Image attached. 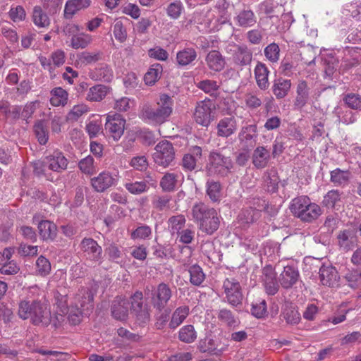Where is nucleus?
Returning a JSON list of instances; mask_svg holds the SVG:
<instances>
[{
  "label": "nucleus",
  "mask_w": 361,
  "mask_h": 361,
  "mask_svg": "<svg viewBox=\"0 0 361 361\" xmlns=\"http://www.w3.org/2000/svg\"><path fill=\"white\" fill-rule=\"evenodd\" d=\"M92 41V36L83 32L79 33L71 38V47L73 49H84L87 47Z\"/></svg>",
  "instance_id": "49"
},
{
  "label": "nucleus",
  "mask_w": 361,
  "mask_h": 361,
  "mask_svg": "<svg viewBox=\"0 0 361 361\" xmlns=\"http://www.w3.org/2000/svg\"><path fill=\"white\" fill-rule=\"evenodd\" d=\"M130 310L135 314L137 320L140 323H146L149 320L150 314L148 305L143 303V294L140 291H136L130 298Z\"/></svg>",
  "instance_id": "8"
},
{
  "label": "nucleus",
  "mask_w": 361,
  "mask_h": 361,
  "mask_svg": "<svg viewBox=\"0 0 361 361\" xmlns=\"http://www.w3.org/2000/svg\"><path fill=\"white\" fill-rule=\"evenodd\" d=\"M341 193L338 190H331L324 195L322 203L330 208L334 207L336 202L341 200Z\"/></svg>",
  "instance_id": "56"
},
{
  "label": "nucleus",
  "mask_w": 361,
  "mask_h": 361,
  "mask_svg": "<svg viewBox=\"0 0 361 361\" xmlns=\"http://www.w3.org/2000/svg\"><path fill=\"white\" fill-rule=\"evenodd\" d=\"M162 72V66L159 63L153 64L144 76V80L146 85H152L160 78Z\"/></svg>",
  "instance_id": "46"
},
{
  "label": "nucleus",
  "mask_w": 361,
  "mask_h": 361,
  "mask_svg": "<svg viewBox=\"0 0 361 361\" xmlns=\"http://www.w3.org/2000/svg\"><path fill=\"white\" fill-rule=\"evenodd\" d=\"M202 149L199 146H192L189 152L185 154L182 158L180 166L184 170L192 171L196 169L197 163L202 159Z\"/></svg>",
  "instance_id": "15"
},
{
  "label": "nucleus",
  "mask_w": 361,
  "mask_h": 361,
  "mask_svg": "<svg viewBox=\"0 0 361 361\" xmlns=\"http://www.w3.org/2000/svg\"><path fill=\"white\" fill-rule=\"evenodd\" d=\"M103 53L102 51H83L77 56L76 63L78 65L82 66L93 63H96L102 59Z\"/></svg>",
  "instance_id": "38"
},
{
  "label": "nucleus",
  "mask_w": 361,
  "mask_h": 361,
  "mask_svg": "<svg viewBox=\"0 0 361 361\" xmlns=\"http://www.w3.org/2000/svg\"><path fill=\"white\" fill-rule=\"evenodd\" d=\"M310 87L305 80H300L296 87V96L294 100V107L301 110L309 102Z\"/></svg>",
  "instance_id": "21"
},
{
  "label": "nucleus",
  "mask_w": 361,
  "mask_h": 361,
  "mask_svg": "<svg viewBox=\"0 0 361 361\" xmlns=\"http://www.w3.org/2000/svg\"><path fill=\"white\" fill-rule=\"evenodd\" d=\"M34 132L38 142L41 145H45L49 138L47 123L44 121L40 120L35 123L34 126Z\"/></svg>",
  "instance_id": "48"
},
{
  "label": "nucleus",
  "mask_w": 361,
  "mask_h": 361,
  "mask_svg": "<svg viewBox=\"0 0 361 361\" xmlns=\"http://www.w3.org/2000/svg\"><path fill=\"white\" fill-rule=\"evenodd\" d=\"M345 279L348 282V285L353 288H355L358 286V282L361 280V270L355 269L348 271Z\"/></svg>",
  "instance_id": "62"
},
{
  "label": "nucleus",
  "mask_w": 361,
  "mask_h": 361,
  "mask_svg": "<svg viewBox=\"0 0 361 361\" xmlns=\"http://www.w3.org/2000/svg\"><path fill=\"white\" fill-rule=\"evenodd\" d=\"M78 166L81 171L85 174H93L96 171L94 159L90 155L81 159L78 163Z\"/></svg>",
  "instance_id": "58"
},
{
  "label": "nucleus",
  "mask_w": 361,
  "mask_h": 361,
  "mask_svg": "<svg viewBox=\"0 0 361 361\" xmlns=\"http://www.w3.org/2000/svg\"><path fill=\"white\" fill-rule=\"evenodd\" d=\"M145 295L149 300L150 304L158 312H161L166 306L172 296V291L165 283H159L157 287L147 286Z\"/></svg>",
  "instance_id": "5"
},
{
  "label": "nucleus",
  "mask_w": 361,
  "mask_h": 361,
  "mask_svg": "<svg viewBox=\"0 0 361 361\" xmlns=\"http://www.w3.org/2000/svg\"><path fill=\"white\" fill-rule=\"evenodd\" d=\"M51 104L54 106L64 105L67 102L68 93L61 87L54 88L51 91Z\"/></svg>",
  "instance_id": "51"
},
{
  "label": "nucleus",
  "mask_w": 361,
  "mask_h": 361,
  "mask_svg": "<svg viewBox=\"0 0 361 361\" xmlns=\"http://www.w3.org/2000/svg\"><path fill=\"white\" fill-rule=\"evenodd\" d=\"M257 137V126L255 124L243 127L238 134L240 144L244 151H249L255 145Z\"/></svg>",
  "instance_id": "12"
},
{
  "label": "nucleus",
  "mask_w": 361,
  "mask_h": 361,
  "mask_svg": "<svg viewBox=\"0 0 361 361\" xmlns=\"http://www.w3.org/2000/svg\"><path fill=\"white\" fill-rule=\"evenodd\" d=\"M172 197L167 194L156 195L152 200V207L158 212H166L171 209Z\"/></svg>",
  "instance_id": "40"
},
{
  "label": "nucleus",
  "mask_w": 361,
  "mask_h": 361,
  "mask_svg": "<svg viewBox=\"0 0 361 361\" xmlns=\"http://www.w3.org/2000/svg\"><path fill=\"white\" fill-rule=\"evenodd\" d=\"M205 61L208 68L215 72L221 71L226 65L224 57L217 50L209 51L205 58Z\"/></svg>",
  "instance_id": "24"
},
{
  "label": "nucleus",
  "mask_w": 361,
  "mask_h": 361,
  "mask_svg": "<svg viewBox=\"0 0 361 361\" xmlns=\"http://www.w3.org/2000/svg\"><path fill=\"white\" fill-rule=\"evenodd\" d=\"M33 221L38 222L39 234L43 240H54L56 237L57 227L48 220H39V216L35 215Z\"/></svg>",
  "instance_id": "16"
},
{
  "label": "nucleus",
  "mask_w": 361,
  "mask_h": 361,
  "mask_svg": "<svg viewBox=\"0 0 361 361\" xmlns=\"http://www.w3.org/2000/svg\"><path fill=\"white\" fill-rule=\"evenodd\" d=\"M18 314L24 320L30 318L35 325L47 326L51 322V312L45 300H21L18 304Z\"/></svg>",
  "instance_id": "1"
},
{
  "label": "nucleus",
  "mask_w": 361,
  "mask_h": 361,
  "mask_svg": "<svg viewBox=\"0 0 361 361\" xmlns=\"http://www.w3.org/2000/svg\"><path fill=\"white\" fill-rule=\"evenodd\" d=\"M54 298L56 305L59 308L60 314H66L68 312V298L66 293L55 292Z\"/></svg>",
  "instance_id": "60"
},
{
  "label": "nucleus",
  "mask_w": 361,
  "mask_h": 361,
  "mask_svg": "<svg viewBox=\"0 0 361 361\" xmlns=\"http://www.w3.org/2000/svg\"><path fill=\"white\" fill-rule=\"evenodd\" d=\"M206 171L209 176L226 177L231 172L233 164L230 157L225 156L217 150H213L209 153Z\"/></svg>",
  "instance_id": "4"
},
{
  "label": "nucleus",
  "mask_w": 361,
  "mask_h": 361,
  "mask_svg": "<svg viewBox=\"0 0 361 361\" xmlns=\"http://www.w3.org/2000/svg\"><path fill=\"white\" fill-rule=\"evenodd\" d=\"M300 280V275L298 268L293 266H286L279 276V281L284 289H290L296 285Z\"/></svg>",
  "instance_id": "11"
},
{
  "label": "nucleus",
  "mask_w": 361,
  "mask_h": 361,
  "mask_svg": "<svg viewBox=\"0 0 361 361\" xmlns=\"http://www.w3.org/2000/svg\"><path fill=\"white\" fill-rule=\"evenodd\" d=\"M207 195L211 201L217 202L221 196V185L219 181L208 180L207 182Z\"/></svg>",
  "instance_id": "45"
},
{
  "label": "nucleus",
  "mask_w": 361,
  "mask_h": 361,
  "mask_svg": "<svg viewBox=\"0 0 361 361\" xmlns=\"http://www.w3.org/2000/svg\"><path fill=\"white\" fill-rule=\"evenodd\" d=\"M197 337V332L192 324H187L182 326L178 334V339L187 344H190L195 342Z\"/></svg>",
  "instance_id": "37"
},
{
  "label": "nucleus",
  "mask_w": 361,
  "mask_h": 361,
  "mask_svg": "<svg viewBox=\"0 0 361 361\" xmlns=\"http://www.w3.org/2000/svg\"><path fill=\"white\" fill-rule=\"evenodd\" d=\"M51 264L44 256L38 257L36 262V271L42 276L48 275L51 271Z\"/></svg>",
  "instance_id": "55"
},
{
  "label": "nucleus",
  "mask_w": 361,
  "mask_h": 361,
  "mask_svg": "<svg viewBox=\"0 0 361 361\" xmlns=\"http://www.w3.org/2000/svg\"><path fill=\"white\" fill-rule=\"evenodd\" d=\"M283 317L287 323L290 324H297L300 321V314L294 307H290L285 309Z\"/></svg>",
  "instance_id": "57"
},
{
  "label": "nucleus",
  "mask_w": 361,
  "mask_h": 361,
  "mask_svg": "<svg viewBox=\"0 0 361 361\" xmlns=\"http://www.w3.org/2000/svg\"><path fill=\"white\" fill-rule=\"evenodd\" d=\"M109 92V87L104 85H96L89 89L86 99L90 102H101L106 97Z\"/></svg>",
  "instance_id": "32"
},
{
  "label": "nucleus",
  "mask_w": 361,
  "mask_h": 361,
  "mask_svg": "<svg viewBox=\"0 0 361 361\" xmlns=\"http://www.w3.org/2000/svg\"><path fill=\"white\" fill-rule=\"evenodd\" d=\"M321 283L324 286L335 287L338 286L339 276L337 270L331 265H322L319 271Z\"/></svg>",
  "instance_id": "19"
},
{
  "label": "nucleus",
  "mask_w": 361,
  "mask_h": 361,
  "mask_svg": "<svg viewBox=\"0 0 361 361\" xmlns=\"http://www.w3.org/2000/svg\"><path fill=\"white\" fill-rule=\"evenodd\" d=\"M269 150L262 146L257 147L254 149L252 155L253 165L259 169L265 168L271 159Z\"/></svg>",
  "instance_id": "23"
},
{
  "label": "nucleus",
  "mask_w": 361,
  "mask_h": 361,
  "mask_svg": "<svg viewBox=\"0 0 361 361\" xmlns=\"http://www.w3.org/2000/svg\"><path fill=\"white\" fill-rule=\"evenodd\" d=\"M113 78V73L111 68L106 66H102L97 68L92 75V79L94 80H102L104 82H109Z\"/></svg>",
  "instance_id": "53"
},
{
  "label": "nucleus",
  "mask_w": 361,
  "mask_h": 361,
  "mask_svg": "<svg viewBox=\"0 0 361 361\" xmlns=\"http://www.w3.org/2000/svg\"><path fill=\"white\" fill-rule=\"evenodd\" d=\"M337 239L340 247L349 250L357 244L356 231L352 228L341 231L339 232Z\"/></svg>",
  "instance_id": "27"
},
{
  "label": "nucleus",
  "mask_w": 361,
  "mask_h": 361,
  "mask_svg": "<svg viewBox=\"0 0 361 361\" xmlns=\"http://www.w3.org/2000/svg\"><path fill=\"white\" fill-rule=\"evenodd\" d=\"M32 21L38 27H47L50 25V19L42 8L36 6L32 11Z\"/></svg>",
  "instance_id": "42"
},
{
  "label": "nucleus",
  "mask_w": 361,
  "mask_h": 361,
  "mask_svg": "<svg viewBox=\"0 0 361 361\" xmlns=\"http://www.w3.org/2000/svg\"><path fill=\"white\" fill-rule=\"evenodd\" d=\"M291 87L290 80L279 78L273 82L272 92L276 99H281L286 97Z\"/></svg>",
  "instance_id": "30"
},
{
  "label": "nucleus",
  "mask_w": 361,
  "mask_h": 361,
  "mask_svg": "<svg viewBox=\"0 0 361 361\" xmlns=\"http://www.w3.org/2000/svg\"><path fill=\"white\" fill-rule=\"evenodd\" d=\"M343 101L352 109L361 111V97L355 94H348L345 96Z\"/></svg>",
  "instance_id": "61"
},
{
  "label": "nucleus",
  "mask_w": 361,
  "mask_h": 361,
  "mask_svg": "<svg viewBox=\"0 0 361 361\" xmlns=\"http://www.w3.org/2000/svg\"><path fill=\"white\" fill-rule=\"evenodd\" d=\"M269 71L266 65L262 62H258L255 68V75L257 86L262 90H267L269 86Z\"/></svg>",
  "instance_id": "28"
},
{
  "label": "nucleus",
  "mask_w": 361,
  "mask_h": 361,
  "mask_svg": "<svg viewBox=\"0 0 361 361\" xmlns=\"http://www.w3.org/2000/svg\"><path fill=\"white\" fill-rule=\"evenodd\" d=\"M124 186L133 195H140L149 190V187H147L146 183L142 182V180L128 182Z\"/></svg>",
  "instance_id": "52"
},
{
  "label": "nucleus",
  "mask_w": 361,
  "mask_h": 361,
  "mask_svg": "<svg viewBox=\"0 0 361 361\" xmlns=\"http://www.w3.org/2000/svg\"><path fill=\"white\" fill-rule=\"evenodd\" d=\"M218 319L228 327H235L239 324V320L233 312L226 308L221 309L217 314Z\"/></svg>",
  "instance_id": "44"
},
{
  "label": "nucleus",
  "mask_w": 361,
  "mask_h": 361,
  "mask_svg": "<svg viewBox=\"0 0 361 361\" xmlns=\"http://www.w3.org/2000/svg\"><path fill=\"white\" fill-rule=\"evenodd\" d=\"M94 295L92 291L87 288H82L80 290L78 300L80 307L83 311L89 310L93 307Z\"/></svg>",
  "instance_id": "43"
},
{
  "label": "nucleus",
  "mask_w": 361,
  "mask_h": 361,
  "mask_svg": "<svg viewBox=\"0 0 361 361\" xmlns=\"http://www.w3.org/2000/svg\"><path fill=\"white\" fill-rule=\"evenodd\" d=\"M130 302L121 297H116L112 302L111 314L117 320L124 321L128 318Z\"/></svg>",
  "instance_id": "20"
},
{
  "label": "nucleus",
  "mask_w": 361,
  "mask_h": 361,
  "mask_svg": "<svg viewBox=\"0 0 361 361\" xmlns=\"http://www.w3.org/2000/svg\"><path fill=\"white\" fill-rule=\"evenodd\" d=\"M310 199L307 196H299L292 200L289 207L293 214L301 220V216Z\"/></svg>",
  "instance_id": "36"
},
{
  "label": "nucleus",
  "mask_w": 361,
  "mask_h": 361,
  "mask_svg": "<svg viewBox=\"0 0 361 361\" xmlns=\"http://www.w3.org/2000/svg\"><path fill=\"white\" fill-rule=\"evenodd\" d=\"M261 216L260 211L252 207L242 210L238 216L239 224L243 227L257 221Z\"/></svg>",
  "instance_id": "29"
},
{
  "label": "nucleus",
  "mask_w": 361,
  "mask_h": 361,
  "mask_svg": "<svg viewBox=\"0 0 361 361\" xmlns=\"http://www.w3.org/2000/svg\"><path fill=\"white\" fill-rule=\"evenodd\" d=\"M44 164L49 170L62 173L67 169L68 161L62 152L55 151L44 159Z\"/></svg>",
  "instance_id": "13"
},
{
  "label": "nucleus",
  "mask_w": 361,
  "mask_h": 361,
  "mask_svg": "<svg viewBox=\"0 0 361 361\" xmlns=\"http://www.w3.org/2000/svg\"><path fill=\"white\" fill-rule=\"evenodd\" d=\"M178 176L173 173H166L160 180L159 185L164 192H171L176 190Z\"/></svg>",
  "instance_id": "41"
},
{
  "label": "nucleus",
  "mask_w": 361,
  "mask_h": 361,
  "mask_svg": "<svg viewBox=\"0 0 361 361\" xmlns=\"http://www.w3.org/2000/svg\"><path fill=\"white\" fill-rule=\"evenodd\" d=\"M80 249L87 259L99 264L102 259V248L96 240L91 238H85L80 243Z\"/></svg>",
  "instance_id": "10"
},
{
  "label": "nucleus",
  "mask_w": 361,
  "mask_h": 361,
  "mask_svg": "<svg viewBox=\"0 0 361 361\" xmlns=\"http://www.w3.org/2000/svg\"><path fill=\"white\" fill-rule=\"evenodd\" d=\"M351 178V172L337 168L330 172V181L336 186L347 185Z\"/></svg>",
  "instance_id": "31"
},
{
  "label": "nucleus",
  "mask_w": 361,
  "mask_h": 361,
  "mask_svg": "<svg viewBox=\"0 0 361 361\" xmlns=\"http://www.w3.org/2000/svg\"><path fill=\"white\" fill-rule=\"evenodd\" d=\"M197 348L201 353H213L214 355H219L221 352L216 348L214 339L207 336L199 341Z\"/></svg>",
  "instance_id": "50"
},
{
  "label": "nucleus",
  "mask_w": 361,
  "mask_h": 361,
  "mask_svg": "<svg viewBox=\"0 0 361 361\" xmlns=\"http://www.w3.org/2000/svg\"><path fill=\"white\" fill-rule=\"evenodd\" d=\"M185 224V218L183 215L173 216L169 219V224L173 233H179Z\"/></svg>",
  "instance_id": "59"
},
{
  "label": "nucleus",
  "mask_w": 361,
  "mask_h": 361,
  "mask_svg": "<svg viewBox=\"0 0 361 361\" xmlns=\"http://www.w3.org/2000/svg\"><path fill=\"white\" fill-rule=\"evenodd\" d=\"M126 120L118 114H109L105 123V130L114 140H118L124 132Z\"/></svg>",
  "instance_id": "9"
},
{
  "label": "nucleus",
  "mask_w": 361,
  "mask_h": 361,
  "mask_svg": "<svg viewBox=\"0 0 361 361\" xmlns=\"http://www.w3.org/2000/svg\"><path fill=\"white\" fill-rule=\"evenodd\" d=\"M190 281L196 286H200L205 279V274L202 269L197 264H194L189 268Z\"/></svg>",
  "instance_id": "47"
},
{
  "label": "nucleus",
  "mask_w": 361,
  "mask_h": 361,
  "mask_svg": "<svg viewBox=\"0 0 361 361\" xmlns=\"http://www.w3.org/2000/svg\"><path fill=\"white\" fill-rule=\"evenodd\" d=\"M234 20L236 25L247 28L257 23V16L251 9H243L238 13Z\"/></svg>",
  "instance_id": "25"
},
{
  "label": "nucleus",
  "mask_w": 361,
  "mask_h": 361,
  "mask_svg": "<svg viewBox=\"0 0 361 361\" xmlns=\"http://www.w3.org/2000/svg\"><path fill=\"white\" fill-rule=\"evenodd\" d=\"M86 130L90 138H94L102 133V124L98 121H90L86 126Z\"/></svg>",
  "instance_id": "64"
},
{
  "label": "nucleus",
  "mask_w": 361,
  "mask_h": 361,
  "mask_svg": "<svg viewBox=\"0 0 361 361\" xmlns=\"http://www.w3.org/2000/svg\"><path fill=\"white\" fill-rule=\"evenodd\" d=\"M263 178L265 186L269 192H274L278 190L280 179L275 168L267 170Z\"/></svg>",
  "instance_id": "35"
},
{
  "label": "nucleus",
  "mask_w": 361,
  "mask_h": 361,
  "mask_svg": "<svg viewBox=\"0 0 361 361\" xmlns=\"http://www.w3.org/2000/svg\"><path fill=\"white\" fill-rule=\"evenodd\" d=\"M216 128L218 136L228 137L236 131V121L233 117L224 118L219 121Z\"/></svg>",
  "instance_id": "26"
},
{
  "label": "nucleus",
  "mask_w": 361,
  "mask_h": 361,
  "mask_svg": "<svg viewBox=\"0 0 361 361\" xmlns=\"http://www.w3.org/2000/svg\"><path fill=\"white\" fill-rule=\"evenodd\" d=\"M9 17L15 23L23 21L25 19L26 13L23 6H17L15 8H11Z\"/></svg>",
  "instance_id": "63"
},
{
  "label": "nucleus",
  "mask_w": 361,
  "mask_h": 361,
  "mask_svg": "<svg viewBox=\"0 0 361 361\" xmlns=\"http://www.w3.org/2000/svg\"><path fill=\"white\" fill-rule=\"evenodd\" d=\"M197 58V52L193 48H184L176 54V61L180 66H185Z\"/></svg>",
  "instance_id": "39"
},
{
  "label": "nucleus",
  "mask_w": 361,
  "mask_h": 361,
  "mask_svg": "<svg viewBox=\"0 0 361 361\" xmlns=\"http://www.w3.org/2000/svg\"><path fill=\"white\" fill-rule=\"evenodd\" d=\"M301 216V221L306 223H312L317 220L322 214L321 207L316 203L308 202Z\"/></svg>",
  "instance_id": "33"
},
{
  "label": "nucleus",
  "mask_w": 361,
  "mask_h": 361,
  "mask_svg": "<svg viewBox=\"0 0 361 361\" xmlns=\"http://www.w3.org/2000/svg\"><path fill=\"white\" fill-rule=\"evenodd\" d=\"M262 281L265 291L268 295H274L279 290L274 269L269 265L262 269Z\"/></svg>",
  "instance_id": "14"
},
{
  "label": "nucleus",
  "mask_w": 361,
  "mask_h": 361,
  "mask_svg": "<svg viewBox=\"0 0 361 361\" xmlns=\"http://www.w3.org/2000/svg\"><path fill=\"white\" fill-rule=\"evenodd\" d=\"M211 102L201 101L197 103L194 113L195 121L203 126H208L211 122Z\"/></svg>",
  "instance_id": "17"
},
{
  "label": "nucleus",
  "mask_w": 361,
  "mask_h": 361,
  "mask_svg": "<svg viewBox=\"0 0 361 361\" xmlns=\"http://www.w3.org/2000/svg\"><path fill=\"white\" fill-rule=\"evenodd\" d=\"M153 154L154 162L164 168L169 166L175 157V150L173 145L168 140L159 142L155 147Z\"/></svg>",
  "instance_id": "6"
},
{
  "label": "nucleus",
  "mask_w": 361,
  "mask_h": 361,
  "mask_svg": "<svg viewBox=\"0 0 361 361\" xmlns=\"http://www.w3.org/2000/svg\"><path fill=\"white\" fill-rule=\"evenodd\" d=\"M223 289L227 302L233 307L242 304L243 295L240 283L234 278H227L224 281Z\"/></svg>",
  "instance_id": "7"
},
{
  "label": "nucleus",
  "mask_w": 361,
  "mask_h": 361,
  "mask_svg": "<svg viewBox=\"0 0 361 361\" xmlns=\"http://www.w3.org/2000/svg\"><path fill=\"white\" fill-rule=\"evenodd\" d=\"M233 60L237 66H247L252 62V52L245 44L237 45L233 54Z\"/></svg>",
  "instance_id": "22"
},
{
  "label": "nucleus",
  "mask_w": 361,
  "mask_h": 361,
  "mask_svg": "<svg viewBox=\"0 0 361 361\" xmlns=\"http://www.w3.org/2000/svg\"><path fill=\"white\" fill-rule=\"evenodd\" d=\"M192 216L199 229L207 235H212L219 227L220 219L216 209L203 202L193 205Z\"/></svg>",
  "instance_id": "2"
},
{
  "label": "nucleus",
  "mask_w": 361,
  "mask_h": 361,
  "mask_svg": "<svg viewBox=\"0 0 361 361\" xmlns=\"http://www.w3.org/2000/svg\"><path fill=\"white\" fill-rule=\"evenodd\" d=\"M116 180L111 173L104 171L91 179L92 188L98 192H103L116 184Z\"/></svg>",
  "instance_id": "18"
},
{
  "label": "nucleus",
  "mask_w": 361,
  "mask_h": 361,
  "mask_svg": "<svg viewBox=\"0 0 361 361\" xmlns=\"http://www.w3.org/2000/svg\"><path fill=\"white\" fill-rule=\"evenodd\" d=\"M188 306L184 305L176 308L172 314L169 326L171 329H176L180 326L189 314Z\"/></svg>",
  "instance_id": "34"
},
{
  "label": "nucleus",
  "mask_w": 361,
  "mask_h": 361,
  "mask_svg": "<svg viewBox=\"0 0 361 361\" xmlns=\"http://www.w3.org/2000/svg\"><path fill=\"white\" fill-rule=\"evenodd\" d=\"M173 99L166 94H162L159 97V101L156 106L150 105L143 106L140 116L142 119L149 122L161 124L171 116L173 111Z\"/></svg>",
  "instance_id": "3"
},
{
  "label": "nucleus",
  "mask_w": 361,
  "mask_h": 361,
  "mask_svg": "<svg viewBox=\"0 0 361 361\" xmlns=\"http://www.w3.org/2000/svg\"><path fill=\"white\" fill-rule=\"evenodd\" d=\"M265 57L271 62L276 63L279 59L280 48L276 43H271L264 50Z\"/></svg>",
  "instance_id": "54"
}]
</instances>
